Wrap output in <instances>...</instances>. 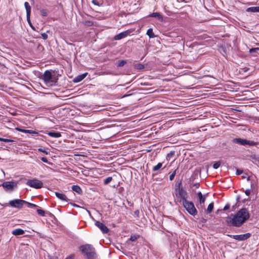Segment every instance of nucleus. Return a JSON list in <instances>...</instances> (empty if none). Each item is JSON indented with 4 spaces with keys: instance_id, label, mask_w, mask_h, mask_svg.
<instances>
[{
    "instance_id": "nucleus-1",
    "label": "nucleus",
    "mask_w": 259,
    "mask_h": 259,
    "mask_svg": "<svg viewBox=\"0 0 259 259\" xmlns=\"http://www.w3.org/2000/svg\"><path fill=\"white\" fill-rule=\"evenodd\" d=\"M249 217L248 211L246 208H241L235 214H231L227 218L226 223L229 226L240 227Z\"/></svg>"
},
{
    "instance_id": "nucleus-2",
    "label": "nucleus",
    "mask_w": 259,
    "mask_h": 259,
    "mask_svg": "<svg viewBox=\"0 0 259 259\" xmlns=\"http://www.w3.org/2000/svg\"><path fill=\"white\" fill-rule=\"evenodd\" d=\"M40 78L44 80L46 85L49 87L55 85L58 80L57 77L53 75L52 71L48 70L45 71Z\"/></svg>"
},
{
    "instance_id": "nucleus-3",
    "label": "nucleus",
    "mask_w": 259,
    "mask_h": 259,
    "mask_svg": "<svg viewBox=\"0 0 259 259\" xmlns=\"http://www.w3.org/2000/svg\"><path fill=\"white\" fill-rule=\"evenodd\" d=\"M80 251L85 256L87 259H95L97 254L95 248L91 244H85L79 247Z\"/></svg>"
},
{
    "instance_id": "nucleus-4",
    "label": "nucleus",
    "mask_w": 259,
    "mask_h": 259,
    "mask_svg": "<svg viewBox=\"0 0 259 259\" xmlns=\"http://www.w3.org/2000/svg\"><path fill=\"white\" fill-rule=\"evenodd\" d=\"M175 194L179 199L178 201L182 203L187 199V193L183 188L181 182L176 185L175 188Z\"/></svg>"
},
{
    "instance_id": "nucleus-5",
    "label": "nucleus",
    "mask_w": 259,
    "mask_h": 259,
    "mask_svg": "<svg viewBox=\"0 0 259 259\" xmlns=\"http://www.w3.org/2000/svg\"><path fill=\"white\" fill-rule=\"evenodd\" d=\"M182 203L183 207L190 214L195 216L197 214V210L192 201H188L187 199Z\"/></svg>"
},
{
    "instance_id": "nucleus-6",
    "label": "nucleus",
    "mask_w": 259,
    "mask_h": 259,
    "mask_svg": "<svg viewBox=\"0 0 259 259\" xmlns=\"http://www.w3.org/2000/svg\"><path fill=\"white\" fill-rule=\"evenodd\" d=\"M26 184L31 188L36 189L41 188L43 187V183L42 181L36 179L27 181Z\"/></svg>"
},
{
    "instance_id": "nucleus-7",
    "label": "nucleus",
    "mask_w": 259,
    "mask_h": 259,
    "mask_svg": "<svg viewBox=\"0 0 259 259\" xmlns=\"http://www.w3.org/2000/svg\"><path fill=\"white\" fill-rule=\"evenodd\" d=\"M18 182L15 181H7L2 183V186L6 191H12L17 187Z\"/></svg>"
},
{
    "instance_id": "nucleus-8",
    "label": "nucleus",
    "mask_w": 259,
    "mask_h": 259,
    "mask_svg": "<svg viewBox=\"0 0 259 259\" xmlns=\"http://www.w3.org/2000/svg\"><path fill=\"white\" fill-rule=\"evenodd\" d=\"M24 6L26 9V19L27 21L30 25V27L33 30H35V27L33 26L32 24L31 21H30V14H31V8L30 6L29 5V3L27 2L24 3Z\"/></svg>"
},
{
    "instance_id": "nucleus-9",
    "label": "nucleus",
    "mask_w": 259,
    "mask_h": 259,
    "mask_svg": "<svg viewBox=\"0 0 259 259\" xmlns=\"http://www.w3.org/2000/svg\"><path fill=\"white\" fill-rule=\"evenodd\" d=\"M27 203V201L16 199L9 201V204L11 206L15 208H21L22 207L23 204Z\"/></svg>"
},
{
    "instance_id": "nucleus-10",
    "label": "nucleus",
    "mask_w": 259,
    "mask_h": 259,
    "mask_svg": "<svg viewBox=\"0 0 259 259\" xmlns=\"http://www.w3.org/2000/svg\"><path fill=\"white\" fill-rule=\"evenodd\" d=\"M233 141L237 143L238 144L241 145H254L255 144V143L253 141H248L245 139H241V138H235L233 139Z\"/></svg>"
},
{
    "instance_id": "nucleus-11",
    "label": "nucleus",
    "mask_w": 259,
    "mask_h": 259,
    "mask_svg": "<svg viewBox=\"0 0 259 259\" xmlns=\"http://www.w3.org/2000/svg\"><path fill=\"white\" fill-rule=\"evenodd\" d=\"M197 196L199 199V208L201 209H203L205 207V201L206 199V196L203 195L202 193L201 192H199L197 193Z\"/></svg>"
},
{
    "instance_id": "nucleus-12",
    "label": "nucleus",
    "mask_w": 259,
    "mask_h": 259,
    "mask_svg": "<svg viewBox=\"0 0 259 259\" xmlns=\"http://www.w3.org/2000/svg\"><path fill=\"white\" fill-rule=\"evenodd\" d=\"M131 32L132 31L130 30H127L125 31L119 33L118 34H117L115 36H114V40H120L122 38H123L127 36L128 35H130Z\"/></svg>"
},
{
    "instance_id": "nucleus-13",
    "label": "nucleus",
    "mask_w": 259,
    "mask_h": 259,
    "mask_svg": "<svg viewBox=\"0 0 259 259\" xmlns=\"http://www.w3.org/2000/svg\"><path fill=\"white\" fill-rule=\"evenodd\" d=\"M250 236V234L249 233H246L244 234H241V235H233V237L234 239L239 240V241H243L246 240L248 238H249Z\"/></svg>"
},
{
    "instance_id": "nucleus-14",
    "label": "nucleus",
    "mask_w": 259,
    "mask_h": 259,
    "mask_svg": "<svg viewBox=\"0 0 259 259\" xmlns=\"http://www.w3.org/2000/svg\"><path fill=\"white\" fill-rule=\"evenodd\" d=\"M95 225L98 227L103 233H108L109 231L108 228L102 223L97 221L95 222Z\"/></svg>"
},
{
    "instance_id": "nucleus-15",
    "label": "nucleus",
    "mask_w": 259,
    "mask_h": 259,
    "mask_svg": "<svg viewBox=\"0 0 259 259\" xmlns=\"http://www.w3.org/2000/svg\"><path fill=\"white\" fill-rule=\"evenodd\" d=\"M87 75V73L79 75L74 78L73 81L74 82H79L82 81L86 77Z\"/></svg>"
},
{
    "instance_id": "nucleus-16",
    "label": "nucleus",
    "mask_w": 259,
    "mask_h": 259,
    "mask_svg": "<svg viewBox=\"0 0 259 259\" xmlns=\"http://www.w3.org/2000/svg\"><path fill=\"white\" fill-rule=\"evenodd\" d=\"M55 195L58 199L61 200L67 201L68 200L66 195L63 193L55 192Z\"/></svg>"
},
{
    "instance_id": "nucleus-17",
    "label": "nucleus",
    "mask_w": 259,
    "mask_h": 259,
    "mask_svg": "<svg viewBox=\"0 0 259 259\" xmlns=\"http://www.w3.org/2000/svg\"><path fill=\"white\" fill-rule=\"evenodd\" d=\"M17 130L19 132L24 133H28V134H32V135H33V134L37 135L38 134V133L37 132H36L35 131H32V130H24V129H20V128H17Z\"/></svg>"
},
{
    "instance_id": "nucleus-18",
    "label": "nucleus",
    "mask_w": 259,
    "mask_h": 259,
    "mask_svg": "<svg viewBox=\"0 0 259 259\" xmlns=\"http://www.w3.org/2000/svg\"><path fill=\"white\" fill-rule=\"evenodd\" d=\"M47 134L49 136L55 138H58L61 136V134L59 132H49L47 133Z\"/></svg>"
},
{
    "instance_id": "nucleus-19",
    "label": "nucleus",
    "mask_w": 259,
    "mask_h": 259,
    "mask_svg": "<svg viewBox=\"0 0 259 259\" xmlns=\"http://www.w3.org/2000/svg\"><path fill=\"white\" fill-rule=\"evenodd\" d=\"M12 233L13 235L15 236L21 235L24 233V231L22 229H16L13 230Z\"/></svg>"
},
{
    "instance_id": "nucleus-20",
    "label": "nucleus",
    "mask_w": 259,
    "mask_h": 259,
    "mask_svg": "<svg viewBox=\"0 0 259 259\" xmlns=\"http://www.w3.org/2000/svg\"><path fill=\"white\" fill-rule=\"evenodd\" d=\"M149 17L156 18L159 20L162 21L163 20L162 16L158 12L153 13L149 15Z\"/></svg>"
},
{
    "instance_id": "nucleus-21",
    "label": "nucleus",
    "mask_w": 259,
    "mask_h": 259,
    "mask_svg": "<svg viewBox=\"0 0 259 259\" xmlns=\"http://www.w3.org/2000/svg\"><path fill=\"white\" fill-rule=\"evenodd\" d=\"M247 12L256 13L259 12V6L258 7H252L248 8L246 10Z\"/></svg>"
},
{
    "instance_id": "nucleus-22",
    "label": "nucleus",
    "mask_w": 259,
    "mask_h": 259,
    "mask_svg": "<svg viewBox=\"0 0 259 259\" xmlns=\"http://www.w3.org/2000/svg\"><path fill=\"white\" fill-rule=\"evenodd\" d=\"M71 188L73 191L76 192L78 194H81L82 192L81 188L78 185H73Z\"/></svg>"
},
{
    "instance_id": "nucleus-23",
    "label": "nucleus",
    "mask_w": 259,
    "mask_h": 259,
    "mask_svg": "<svg viewBox=\"0 0 259 259\" xmlns=\"http://www.w3.org/2000/svg\"><path fill=\"white\" fill-rule=\"evenodd\" d=\"M146 34L149 36L150 38H154L155 37L154 33L152 28H149L147 30Z\"/></svg>"
},
{
    "instance_id": "nucleus-24",
    "label": "nucleus",
    "mask_w": 259,
    "mask_h": 259,
    "mask_svg": "<svg viewBox=\"0 0 259 259\" xmlns=\"http://www.w3.org/2000/svg\"><path fill=\"white\" fill-rule=\"evenodd\" d=\"M162 166V163L159 162L156 165L154 166L152 168V170L156 171L160 169Z\"/></svg>"
},
{
    "instance_id": "nucleus-25",
    "label": "nucleus",
    "mask_w": 259,
    "mask_h": 259,
    "mask_svg": "<svg viewBox=\"0 0 259 259\" xmlns=\"http://www.w3.org/2000/svg\"><path fill=\"white\" fill-rule=\"evenodd\" d=\"M213 208V202L210 203L207 206L206 212L209 213L212 212Z\"/></svg>"
},
{
    "instance_id": "nucleus-26",
    "label": "nucleus",
    "mask_w": 259,
    "mask_h": 259,
    "mask_svg": "<svg viewBox=\"0 0 259 259\" xmlns=\"http://www.w3.org/2000/svg\"><path fill=\"white\" fill-rule=\"evenodd\" d=\"M134 68L138 70H142L144 68V65L141 63H137L135 64Z\"/></svg>"
},
{
    "instance_id": "nucleus-27",
    "label": "nucleus",
    "mask_w": 259,
    "mask_h": 259,
    "mask_svg": "<svg viewBox=\"0 0 259 259\" xmlns=\"http://www.w3.org/2000/svg\"><path fill=\"white\" fill-rule=\"evenodd\" d=\"M140 237V235L138 234H132L130 238L129 239L130 240L132 241H135L137 239H138Z\"/></svg>"
},
{
    "instance_id": "nucleus-28",
    "label": "nucleus",
    "mask_w": 259,
    "mask_h": 259,
    "mask_svg": "<svg viewBox=\"0 0 259 259\" xmlns=\"http://www.w3.org/2000/svg\"><path fill=\"white\" fill-rule=\"evenodd\" d=\"M112 180H113V179H112V177H108L104 180V181H103L104 184L105 185H107L109 183H110L112 181Z\"/></svg>"
},
{
    "instance_id": "nucleus-29",
    "label": "nucleus",
    "mask_w": 259,
    "mask_h": 259,
    "mask_svg": "<svg viewBox=\"0 0 259 259\" xmlns=\"http://www.w3.org/2000/svg\"><path fill=\"white\" fill-rule=\"evenodd\" d=\"M126 63V61L125 60H120L117 63V65L118 67H122Z\"/></svg>"
},
{
    "instance_id": "nucleus-30",
    "label": "nucleus",
    "mask_w": 259,
    "mask_h": 259,
    "mask_svg": "<svg viewBox=\"0 0 259 259\" xmlns=\"http://www.w3.org/2000/svg\"><path fill=\"white\" fill-rule=\"evenodd\" d=\"M40 12L41 15L44 17L47 16L48 15V11L47 10H41Z\"/></svg>"
},
{
    "instance_id": "nucleus-31",
    "label": "nucleus",
    "mask_w": 259,
    "mask_h": 259,
    "mask_svg": "<svg viewBox=\"0 0 259 259\" xmlns=\"http://www.w3.org/2000/svg\"><path fill=\"white\" fill-rule=\"evenodd\" d=\"M0 141L4 142L5 143H8V142H12L14 141L13 140L6 139V138H3L0 137Z\"/></svg>"
},
{
    "instance_id": "nucleus-32",
    "label": "nucleus",
    "mask_w": 259,
    "mask_h": 259,
    "mask_svg": "<svg viewBox=\"0 0 259 259\" xmlns=\"http://www.w3.org/2000/svg\"><path fill=\"white\" fill-rule=\"evenodd\" d=\"M221 165V163L220 161L218 162H215L214 164H213V168L214 169H217Z\"/></svg>"
},
{
    "instance_id": "nucleus-33",
    "label": "nucleus",
    "mask_w": 259,
    "mask_h": 259,
    "mask_svg": "<svg viewBox=\"0 0 259 259\" xmlns=\"http://www.w3.org/2000/svg\"><path fill=\"white\" fill-rule=\"evenodd\" d=\"M25 204H27V206H28V207L35 208V207H38V206L36 205V204H33V203H31L28 202H27V203H26Z\"/></svg>"
},
{
    "instance_id": "nucleus-34",
    "label": "nucleus",
    "mask_w": 259,
    "mask_h": 259,
    "mask_svg": "<svg viewBox=\"0 0 259 259\" xmlns=\"http://www.w3.org/2000/svg\"><path fill=\"white\" fill-rule=\"evenodd\" d=\"M37 212L38 214H39L41 216H44L45 215V211L41 209H37Z\"/></svg>"
},
{
    "instance_id": "nucleus-35",
    "label": "nucleus",
    "mask_w": 259,
    "mask_h": 259,
    "mask_svg": "<svg viewBox=\"0 0 259 259\" xmlns=\"http://www.w3.org/2000/svg\"><path fill=\"white\" fill-rule=\"evenodd\" d=\"M176 174V170L174 171L169 176V180L172 181L175 178V176Z\"/></svg>"
},
{
    "instance_id": "nucleus-36",
    "label": "nucleus",
    "mask_w": 259,
    "mask_h": 259,
    "mask_svg": "<svg viewBox=\"0 0 259 259\" xmlns=\"http://www.w3.org/2000/svg\"><path fill=\"white\" fill-rule=\"evenodd\" d=\"M257 51H259V48H252L249 50L250 53H255Z\"/></svg>"
},
{
    "instance_id": "nucleus-37",
    "label": "nucleus",
    "mask_w": 259,
    "mask_h": 259,
    "mask_svg": "<svg viewBox=\"0 0 259 259\" xmlns=\"http://www.w3.org/2000/svg\"><path fill=\"white\" fill-rule=\"evenodd\" d=\"M92 3L93 4H94V5L98 6H100L101 4L100 2L98 0H92Z\"/></svg>"
},
{
    "instance_id": "nucleus-38",
    "label": "nucleus",
    "mask_w": 259,
    "mask_h": 259,
    "mask_svg": "<svg viewBox=\"0 0 259 259\" xmlns=\"http://www.w3.org/2000/svg\"><path fill=\"white\" fill-rule=\"evenodd\" d=\"M118 193H121L124 191V189L123 187L119 186L118 188Z\"/></svg>"
},
{
    "instance_id": "nucleus-39",
    "label": "nucleus",
    "mask_w": 259,
    "mask_h": 259,
    "mask_svg": "<svg viewBox=\"0 0 259 259\" xmlns=\"http://www.w3.org/2000/svg\"><path fill=\"white\" fill-rule=\"evenodd\" d=\"M41 35L42 38L45 40H46L48 37V34L46 33H42L41 34Z\"/></svg>"
},
{
    "instance_id": "nucleus-40",
    "label": "nucleus",
    "mask_w": 259,
    "mask_h": 259,
    "mask_svg": "<svg viewBox=\"0 0 259 259\" xmlns=\"http://www.w3.org/2000/svg\"><path fill=\"white\" fill-rule=\"evenodd\" d=\"M41 160L45 163H47L50 164H52V163L48 162V160L46 157H42V158H41Z\"/></svg>"
},
{
    "instance_id": "nucleus-41",
    "label": "nucleus",
    "mask_w": 259,
    "mask_h": 259,
    "mask_svg": "<svg viewBox=\"0 0 259 259\" xmlns=\"http://www.w3.org/2000/svg\"><path fill=\"white\" fill-rule=\"evenodd\" d=\"M245 192V194H246L247 196H249V195H250V194L251 191H250V190H249V189H247V190H246L245 191V192Z\"/></svg>"
},
{
    "instance_id": "nucleus-42",
    "label": "nucleus",
    "mask_w": 259,
    "mask_h": 259,
    "mask_svg": "<svg viewBox=\"0 0 259 259\" xmlns=\"http://www.w3.org/2000/svg\"><path fill=\"white\" fill-rule=\"evenodd\" d=\"M128 96V95H127L126 94H123L121 97L119 96L118 95H116L117 98H123V97H126V96Z\"/></svg>"
},
{
    "instance_id": "nucleus-43",
    "label": "nucleus",
    "mask_w": 259,
    "mask_h": 259,
    "mask_svg": "<svg viewBox=\"0 0 259 259\" xmlns=\"http://www.w3.org/2000/svg\"><path fill=\"white\" fill-rule=\"evenodd\" d=\"M242 170H240V169H237V171H236V175H241L242 173Z\"/></svg>"
},
{
    "instance_id": "nucleus-44",
    "label": "nucleus",
    "mask_w": 259,
    "mask_h": 259,
    "mask_svg": "<svg viewBox=\"0 0 259 259\" xmlns=\"http://www.w3.org/2000/svg\"><path fill=\"white\" fill-rule=\"evenodd\" d=\"M229 208H230V205H229V204H227V205H226L224 206V207L223 209H224V210H226L228 209Z\"/></svg>"
},
{
    "instance_id": "nucleus-45",
    "label": "nucleus",
    "mask_w": 259,
    "mask_h": 259,
    "mask_svg": "<svg viewBox=\"0 0 259 259\" xmlns=\"http://www.w3.org/2000/svg\"><path fill=\"white\" fill-rule=\"evenodd\" d=\"M74 257V255L71 254L67 256L65 259H73Z\"/></svg>"
},
{
    "instance_id": "nucleus-46",
    "label": "nucleus",
    "mask_w": 259,
    "mask_h": 259,
    "mask_svg": "<svg viewBox=\"0 0 259 259\" xmlns=\"http://www.w3.org/2000/svg\"><path fill=\"white\" fill-rule=\"evenodd\" d=\"M193 187H195L196 188H198L199 187V184L195 183L194 184H193Z\"/></svg>"
},
{
    "instance_id": "nucleus-47",
    "label": "nucleus",
    "mask_w": 259,
    "mask_h": 259,
    "mask_svg": "<svg viewBox=\"0 0 259 259\" xmlns=\"http://www.w3.org/2000/svg\"><path fill=\"white\" fill-rule=\"evenodd\" d=\"M38 150L39 151H41V152H42L44 153H45L46 154H48V152H46V151H45L44 150L42 149L41 148H39L38 149Z\"/></svg>"
},
{
    "instance_id": "nucleus-48",
    "label": "nucleus",
    "mask_w": 259,
    "mask_h": 259,
    "mask_svg": "<svg viewBox=\"0 0 259 259\" xmlns=\"http://www.w3.org/2000/svg\"><path fill=\"white\" fill-rule=\"evenodd\" d=\"M135 214L138 217L139 216V210H136L135 211Z\"/></svg>"
},
{
    "instance_id": "nucleus-49",
    "label": "nucleus",
    "mask_w": 259,
    "mask_h": 259,
    "mask_svg": "<svg viewBox=\"0 0 259 259\" xmlns=\"http://www.w3.org/2000/svg\"><path fill=\"white\" fill-rule=\"evenodd\" d=\"M71 204L73 206H75V207H79L77 204H76L75 203H71Z\"/></svg>"
},
{
    "instance_id": "nucleus-50",
    "label": "nucleus",
    "mask_w": 259,
    "mask_h": 259,
    "mask_svg": "<svg viewBox=\"0 0 259 259\" xmlns=\"http://www.w3.org/2000/svg\"><path fill=\"white\" fill-rule=\"evenodd\" d=\"M120 87V85H118L116 87V89L117 90H119V88Z\"/></svg>"
},
{
    "instance_id": "nucleus-51",
    "label": "nucleus",
    "mask_w": 259,
    "mask_h": 259,
    "mask_svg": "<svg viewBox=\"0 0 259 259\" xmlns=\"http://www.w3.org/2000/svg\"><path fill=\"white\" fill-rule=\"evenodd\" d=\"M170 154V153H169V154H168L167 155V157H166L167 159V158H168V157L169 156Z\"/></svg>"
},
{
    "instance_id": "nucleus-52",
    "label": "nucleus",
    "mask_w": 259,
    "mask_h": 259,
    "mask_svg": "<svg viewBox=\"0 0 259 259\" xmlns=\"http://www.w3.org/2000/svg\"><path fill=\"white\" fill-rule=\"evenodd\" d=\"M256 120L259 121V117L256 118Z\"/></svg>"
},
{
    "instance_id": "nucleus-53",
    "label": "nucleus",
    "mask_w": 259,
    "mask_h": 259,
    "mask_svg": "<svg viewBox=\"0 0 259 259\" xmlns=\"http://www.w3.org/2000/svg\"><path fill=\"white\" fill-rule=\"evenodd\" d=\"M50 259H57V258H50Z\"/></svg>"
}]
</instances>
